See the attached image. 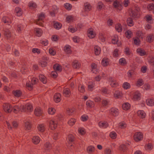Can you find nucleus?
<instances>
[{
    "label": "nucleus",
    "instance_id": "obj_22",
    "mask_svg": "<svg viewBox=\"0 0 154 154\" xmlns=\"http://www.w3.org/2000/svg\"><path fill=\"white\" fill-rule=\"evenodd\" d=\"M40 80L44 84H45L47 82V80L45 76L42 74H40L39 75Z\"/></svg>",
    "mask_w": 154,
    "mask_h": 154
},
{
    "label": "nucleus",
    "instance_id": "obj_12",
    "mask_svg": "<svg viewBox=\"0 0 154 154\" xmlns=\"http://www.w3.org/2000/svg\"><path fill=\"white\" fill-rule=\"evenodd\" d=\"M61 95L60 93H57L54 96V100L56 103H58L61 100Z\"/></svg>",
    "mask_w": 154,
    "mask_h": 154
},
{
    "label": "nucleus",
    "instance_id": "obj_34",
    "mask_svg": "<svg viewBox=\"0 0 154 154\" xmlns=\"http://www.w3.org/2000/svg\"><path fill=\"white\" fill-rule=\"evenodd\" d=\"M113 5L115 8L118 9H120L122 7L121 5L116 1H115L113 2Z\"/></svg>",
    "mask_w": 154,
    "mask_h": 154
},
{
    "label": "nucleus",
    "instance_id": "obj_44",
    "mask_svg": "<svg viewBox=\"0 0 154 154\" xmlns=\"http://www.w3.org/2000/svg\"><path fill=\"white\" fill-rule=\"evenodd\" d=\"M118 41V36L117 35H114L112 39V43L114 44H116Z\"/></svg>",
    "mask_w": 154,
    "mask_h": 154
},
{
    "label": "nucleus",
    "instance_id": "obj_38",
    "mask_svg": "<svg viewBox=\"0 0 154 154\" xmlns=\"http://www.w3.org/2000/svg\"><path fill=\"white\" fill-rule=\"evenodd\" d=\"M64 50L66 54H70L71 52V51L70 50V46H66L64 47Z\"/></svg>",
    "mask_w": 154,
    "mask_h": 154
},
{
    "label": "nucleus",
    "instance_id": "obj_6",
    "mask_svg": "<svg viewBox=\"0 0 154 154\" xmlns=\"http://www.w3.org/2000/svg\"><path fill=\"white\" fill-rule=\"evenodd\" d=\"M49 125L51 129L54 130L57 126V122L56 121L51 120L49 122Z\"/></svg>",
    "mask_w": 154,
    "mask_h": 154
},
{
    "label": "nucleus",
    "instance_id": "obj_14",
    "mask_svg": "<svg viewBox=\"0 0 154 154\" xmlns=\"http://www.w3.org/2000/svg\"><path fill=\"white\" fill-rule=\"evenodd\" d=\"M26 111L29 112H32L33 110V106L30 103H27L26 104Z\"/></svg>",
    "mask_w": 154,
    "mask_h": 154
},
{
    "label": "nucleus",
    "instance_id": "obj_30",
    "mask_svg": "<svg viewBox=\"0 0 154 154\" xmlns=\"http://www.w3.org/2000/svg\"><path fill=\"white\" fill-rule=\"evenodd\" d=\"M94 50L95 54L97 55H98L100 53V48L97 46H96L94 47Z\"/></svg>",
    "mask_w": 154,
    "mask_h": 154
},
{
    "label": "nucleus",
    "instance_id": "obj_45",
    "mask_svg": "<svg viewBox=\"0 0 154 154\" xmlns=\"http://www.w3.org/2000/svg\"><path fill=\"white\" fill-rule=\"evenodd\" d=\"M126 126V124L124 122H120L119 124V127L122 129L125 128Z\"/></svg>",
    "mask_w": 154,
    "mask_h": 154
},
{
    "label": "nucleus",
    "instance_id": "obj_33",
    "mask_svg": "<svg viewBox=\"0 0 154 154\" xmlns=\"http://www.w3.org/2000/svg\"><path fill=\"white\" fill-rule=\"evenodd\" d=\"M114 95V97L117 98H120L122 97L121 93L118 90L115 91Z\"/></svg>",
    "mask_w": 154,
    "mask_h": 154
},
{
    "label": "nucleus",
    "instance_id": "obj_9",
    "mask_svg": "<svg viewBox=\"0 0 154 154\" xmlns=\"http://www.w3.org/2000/svg\"><path fill=\"white\" fill-rule=\"evenodd\" d=\"M95 32L93 31L91 29H89L88 31V36L90 38H94L95 36Z\"/></svg>",
    "mask_w": 154,
    "mask_h": 154
},
{
    "label": "nucleus",
    "instance_id": "obj_4",
    "mask_svg": "<svg viewBox=\"0 0 154 154\" xmlns=\"http://www.w3.org/2000/svg\"><path fill=\"white\" fill-rule=\"evenodd\" d=\"M109 81L110 83V86L112 88H116L119 86V84L112 77H109Z\"/></svg>",
    "mask_w": 154,
    "mask_h": 154
},
{
    "label": "nucleus",
    "instance_id": "obj_26",
    "mask_svg": "<svg viewBox=\"0 0 154 154\" xmlns=\"http://www.w3.org/2000/svg\"><path fill=\"white\" fill-rule=\"evenodd\" d=\"M15 12L17 14V15L18 16H20L22 14V12L21 9L19 7H17L15 8Z\"/></svg>",
    "mask_w": 154,
    "mask_h": 154
},
{
    "label": "nucleus",
    "instance_id": "obj_15",
    "mask_svg": "<svg viewBox=\"0 0 154 154\" xmlns=\"http://www.w3.org/2000/svg\"><path fill=\"white\" fill-rule=\"evenodd\" d=\"M25 128L26 130H31L32 128V125L31 123L28 121H26L24 122Z\"/></svg>",
    "mask_w": 154,
    "mask_h": 154
},
{
    "label": "nucleus",
    "instance_id": "obj_36",
    "mask_svg": "<svg viewBox=\"0 0 154 154\" xmlns=\"http://www.w3.org/2000/svg\"><path fill=\"white\" fill-rule=\"evenodd\" d=\"M126 37L128 38H129L132 36V32L130 30H127L125 33Z\"/></svg>",
    "mask_w": 154,
    "mask_h": 154
},
{
    "label": "nucleus",
    "instance_id": "obj_54",
    "mask_svg": "<svg viewBox=\"0 0 154 154\" xmlns=\"http://www.w3.org/2000/svg\"><path fill=\"white\" fill-rule=\"evenodd\" d=\"M19 111L20 109L18 106L16 105L14 106L13 109V111L14 113H17Z\"/></svg>",
    "mask_w": 154,
    "mask_h": 154
},
{
    "label": "nucleus",
    "instance_id": "obj_7",
    "mask_svg": "<svg viewBox=\"0 0 154 154\" xmlns=\"http://www.w3.org/2000/svg\"><path fill=\"white\" fill-rule=\"evenodd\" d=\"M45 17V14L43 13L41 14L39 16L38 19L37 20H36L35 21L36 24H37L39 25L40 26H42V23L41 22H40V21H42Z\"/></svg>",
    "mask_w": 154,
    "mask_h": 154
},
{
    "label": "nucleus",
    "instance_id": "obj_46",
    "mask_svg": "<svg viewBox=\"0 0 154 154\" xmlns=\"http://www.w3.org/2000/svg\"><path fill=\"white\" fill-rule=\"evenodd\" d=\"M143 84V80L141 79H139L136 83V85L138 87H140Z\"/></svg>",
    "mask_w": 154,
    "mask_h": 154
},
{
    "label": "nucleus",
    "instance_id": "obj_63",
    "mask_svg": "<svg viewBox=\"0 0 154 154\" xmlns=\"http://www.w3.org/2000/svg\"><path fill=\"white\" fill-rule=\"evenodd\" d=\"M99 38L100 39L102 42H104L105 41V39L104 38L103 35L102 33H100L99 35Z\"/></svg>",
    "mask_w": 154,
    "mask_h": 154
},
{
    "label": "nucleus",
    "instance_id": "obj_24",
    "mask_svg": "<svg viewBox=\"0 0 154 154\" xmlns=\"http://www.w3.org/2000/svg\"><path fill=\"white\" fill-rule=\"evenodd\" d=\"M2 20L5 23H8V25H10L11 23V20L8 17H4L2 18Z\"/></svg>",
    "mask_w": 154,
    "mask_h": 154
},
{
    "label": "nucleus",
    "instance_id": "obj_2",
    "mask_svg": "<svg viewBox=\"0 0 154 154\" xmlns=\"http://www.w3.org/2000/svg\"><path fill=\"white\" fill-rule=\"evenodd\" d=\"M3 31L5 38L7 40L11 39L12 37V35L10 30L9 29H5L3 30Z\"/></svg>",
    "mask_w": 154,
    "mask_h": 154
},
{
    "label": "nucleus",
    "instance_id": "obj_19",
    "mask_svg": "<svg viewBox=\"0 0 154 154\" xmlns=\"http://www.w3.org/2000/svg\"><path fill=\"white\" fill-rule=\"evenodd\" d=\"M12 93L15 97H20L22 95L21 91L18 90L13 91Z\"/></svg>",
    "mask_w": 154,
    "mask_h": 154
},
{
    "label": "nucleus",
    "instance_id": "obj_27",
    "mask_svg": "<svg viewBox=\"0 0 154 154\" xmlns=\"http://www.w3.org/2000/svg\"><path fill=\"white\" fill-rule=\"evenodd\" d=\"M122 107L124 110H127L130 108V105L128 103H125L122 105Z\"/></svg>",
    "mask_w": 154,
    "mask_h": 154
},
{
    "label": "nucleus",
    "instance_id": "obj_8",
    "mask_svg": "<svg viewBox=\"0 0 154 154\" xmlns=\"http://www.w3.org/2000/svg\"><path fill=\"white\" fill-rule=\"evenodd\" d=\"M137 52L141 56H146L148 54L147 52H146L144 49L140 48H139L137 49Z\"/></svg>",
    "mask_w": 154,
    "mask_h": 154
},
{
    "label": "nucleus",
    "instance_id": "obj_64",
    "mask_svg": "<svg viewBox=\"0 0 154 154\" xmlns=\"http://www.w3.org/2000/svg\"><path fill=\"white\" fill-rule=\"evenodd\" d=\"M149 62L151 65H154V58L153 57H149Z\"/></svg>",
    "mask_w": 154,
    "mask_h": 154
},
{
    "label": "nucleus",
    "instance_id": "obj_31",
    "mask_svg": "<svg viewBox=\"0 0 154 154\" xmlns=\"http://www.w3.org/2000/svg\"><path fill=\"white\" fill-rule=\"evenodd\" d=\"M95 148L94 146H88L87 148V151L88 153H91L94 152Z\"/></svg>",
    "mask_w": 154,
    "mask_h": 154
},
{
    "label": "nucleus",
    "instance_id": "obj_53",
    "mask_svg": "<svg viewBox=\"0 0 154 154\" xmlns=\"http://www.w3.org/2000/svg\"><path fill=\"white\" fill-rule=\"evenodd\" d=\"M136 34L137 38H142V37L143 35V34L142 31H138L136 33Z\"/></svg>",
    "mask_w": 154,
    "mask_h": 154
},
{
    "label": "nucleus",
    "instance_id": "obj_28",
    "mask_svg": "<svg viewBox=\"0 0 154 154\" xmlns=\"http://www.w3.org/2000/svg\"><path fill=\"white\" fill-rule=\"evenodd\" d=\"M146 103L147 105L152 106L154 105V99H147L146 100Z\"/></svg>",
    "mask_w": 154,
    "mask_h": 154
},
{
    "label": "nucleus",
    "instance_id": "obj_58",
    "mask_svg": "<svg viewBox=\"0 0 154 154\" xmlns=\"http://www.w3.org/2000/svg\"><path fill=\"white\" fill-rule=\"evenodd\" d=\"M119 149L121 151L124 152L126 149V146L124 144L121 145L120 146Z\"/></svg>",
    "mask_w": 154,
    "mask_h": 154
},
{
    "label": "nucleus",
    "instance_id": "obj_1",
    "mask_svg": "<svg viewBox=\"0 0 154 154\" xmlns=\"http://www.w3.org/2000/svg\"><path fill=\"white\" fill-rule=\"evenodd\" d=\"M143 134L140 132H137L135 133L134 136V139L136 142H139L143 140Z\"/></svg>",
    "mask_w": 154,
    "mask_h": 154
},
{
    "label": "nucleus",
    "instance_id": "obj_5",
    "mask_svg": "<svg viewBox=\"0 0 154 154\" xmlns=\"http://www.w3.org/2000/svg\"><path fill=\"white\" fill-rule=\"evenodd\" d=\"M109 113L111 115L114 116H117L119 114L118 109L115 108H112L109 110Z\"/></svg>",
    "mask_w": 154,
    "mask_h": 154
},
{
    "label": "nucleus",
    "instance_id": "obj_37",
    "mask_svg": "<svg viewBox=\"0 0 154 154\" xmlns=\"http://www.w3.org/2000/svg\"><path fill=\"white\" fill-rule=\"evenodd\" d=\"M54 26L56 29H59L61 27L62 25L61 23L58 22H56L54 23Z\"/></svg>",
    "mask_w": 154,
    "mask_h": 154
},
{
    "label": "nucleus",
    "instance_id": "obj_32",
    "mask_svg": "<svg viewBox=\"0 0 154 154\" xmlns=\"http://www.w3.org/2000/svg\"><path fill=\"white\" fill-rule=\"evenodd\" d=\"M28 6L30 8H35L37 7L36 3L33 2H30L28 4Z\"/></svg>",
    "mask_w": 154,
    "mask_h": 154
},
{
    "label": "nucleus",
    "instance_id": "obj_35",
    "mask_svg": "<svg viewBox=\"0 0 154 154\" xmlns=\"http://www.w3.org/2000/svg\"><path fill=\"white\" fill-rule=\"evenodd\" d=\"M146 40L148 42L150 43L154 40V35H149L146 38Z\"/></svg>",
    "mask_w": 154,
    "mask_h": 154
},
{
    "label": "nucleus",
    "instance_id": "obj_61",
    "mask_svg": "<svg viewBox=\"0 0 154 154\" xmlns=\"http://www.w3.org/2000/svg\"><path fill=\"white\" fill-rule=\"evenodd\" d=\"M88 119V116L85 115H83L81 117V119L83 121H86Z\"/></svg>",
    "mask_w": 154,
    "mask_h": 154
},
{
    "label": "nucleus",
    "instance_id": "obj_62",
    "mask_svg": "<svg viewBox=\"0 0 154 154\" xmlns=\"http://www.w3.org/2000/svg\"><path fill=\"white\" fill-rule=\"evenodd\" d=\"M64 6L66 9L68 10H70L72 8L71 5L68 3L65 4Z\"/></svg>",
    "mask_w": 154,
    "mask_h": 154
},
{
    "label": "nucleus",
    "instance_id": "obj_55",
    "mask_svg": "<svg viewBox=\"0 0 154 154\" xmlns=\"http://www.w3.org/2000/svg\"><path fill=\"white\" fill-rule=\"evenodd\" d=\"M123 87L124 89H127L130 88V85L128 83L125 82L123 84Z\"/></svg>",
    "mask_w": 154,
    "mask_h": 154
},
{
    "label": "nucleus",
    "instance_id": "obj_11",
    "mask_svg": "<svg viewBox=\"0 0 154 154\" xmlns=\"http://www.w3.org/2000/svg\"><path fill=\"white\" fill-rule=\"evenodd\" d=\"M98 125L100 128H106L108 126V123L106 122L100 121L98 122Z\"/></svg>",
    "mask_w": 154,
    "mask_h": 154
},
{
    "label": "nucleus",
    "instance_id": "obj_18",
    "mask_svg": "<svg viewBox=\"0 0 154 154\" xmlns=\"http://www.w3.org/2000/svg\"><path fill=\"white\" fill-rule=\"evenodd\" d=\"M40 141V139L39 137L35 136L33 137L32 139V142L35 144H38Z\"/></svg>",
    "mask_w": 154,
    "mask_h": 154
},
{
    "label": "nucleus",
    "instance_id": "obj_47",
    "mask_svg": "<svg viewBox=\"0 0 154 154\" xmlns=\"http://www.w3.org/2000/svg\"><path fill=\"white\" fill-rule=\"evenodd\" d=\"M77 30L76 28L72 26H69L68 28V30L70 32L73 33L76 32Z\"/></svg>",
    "mask_w": 154,
    "mask_h": 154
},
{
    "label": "nucleus",
    "instance_id": "obj_49",
    "mask_svg": "<svg viewBox=\"0 0 154 154\" xmlns=\"http://www.w3.org/2000/svg\"><path fill=\"white\" fill-rule=\"evenodd\" d=\"M127 23L128 26H132L133 25L132 19L131 18H129L127 19Z\"/></svg>",
    "mask_w": 154,
    "mask_h": 154
},
{
    "label": "nucleus",
    "instance_id": "obj_20",
    "mask_svg": "<svg viewBox=\"0 0 154 154\" xmlns=\"http://www.w3.org/2000/svg\"><path fill=\"white\" fill-rule=\"evenodd\" d=\"M54 68L55 71L61 72L62 70V67L58 64H56L54 66Z\"/></svg>",
    "mask_w": 154,
    "mask_h": 154
},
{
    "label": "nucleus",
    "instance_id": "obj_13",
    "mask_svg": "<svg viewBox=\"0 0 154 154\" xmlns=\"http://www.w3.org/2000/svg\"><path fill=\"white\" fill-rule=\"evenodd\" d=\"M35 34L38 37L41 36L42 34V31L40 28H35L34 29Z\"/></svg>",
    "mask_w": 154,
    "mask_h": 154
},
{
    "label": "nucleus",
    "instance_id": "obj_23",
    "mask_svg": "<svg viewBox=\"0 0 154 154\" xmlns=\"http://www.w3.org/2000/svg\"><path fill=\"white\" fill-rule=\"evenodd\" d=\"M51 145L49 142H46L45 145L44 149L45 151H48L51 149Z\"/></svg>",
    "mask_w": 154,
    "mask_h": 154
},
{
    "label": "nucleus",
    "instance_id": "obj_17",
    "mask_svg": "<svg viewBox=\"0 0 154 154\" xmlns=\"http://www.w3.org/2000/svg\"><path fill=\"white\" fill-rule=\"evenodd\" d=\"M64 95L66 97H68L71 94V92L70 89L69 88H65L64 89L63 91Z\"/></svg>",
    "mask_w": 154,
    "mask_h": 154
},
{
    "label": "nucleus",
    "instance_id": "obj_52",
    "mask_svg": "<svg viewBox=\"0 0 154 154\" xmlns=\"http://www.w3.org/2000/svg\"><path fill=\"white\" fill-rule=\"evenodd\" d=\"M32 85L30 82L26 83V86L28 90L30 91L32 89Z\"/></svg>",
    "mask_w": 154,
    "mask_h": 154
},
{
    "label": "nucleus",
    "instance_id": "obj_56",
    "mask_svg": "<svg viewBox=\"0 0 154 154\" xmlns=\"http://www.w3.org/2000/svg\"><path fill=\"white\" fill-rule=\"evenodd\" d=\"M79 91L81 93L84 92L85 91V88L83 85H80L78 87Z\"/></svg>",
    "mask_w": 154,
    "mask_h": 154
},
{
    "label": "nucleus",
    "instance_id": "obj_42",
    "mask_svg": "<svg viewBox=\"0 0 154 154\" xmlns=\"http://www.w3.org/2000/svg\"><path fill=\"white\" fill-rule=\"evenodd\" d=\"M94 87V85L92 82H89L88 86V89L89 91H92Z\"/></svg>",
    "mask_w": 154,
    "mask_h": 154
},
{
    "label": "nucleus",
    "instance_id": "obj_50",
    "mask_svg": "<svg viewBox=\"0 0 154 154\" xmlns=\"http://www.w3.org/2000/svg\"><path fill=\"white\" fill-rule=\"evenodd\" d=\"M75 110V109L74 108H68L67 109V112L68 115H72Z\"/></svg>",
    "mask_w": 154,
    "mask_h": 154
},
{
    "label": "nucleus",
    "instance_id": "obj_10",
    "mask_svg": "<svg viewBox=\"0 0 154 154\" xmlns=\"http://www.w3.org/2000/svg\"><path fill=\"white\" fill-rule=\"evenodd\" d=\"M34 113L36 116H40L42 115L43 112L40 108L38 107L35 109Z\"/></svg>",
    "mask_w": 154,
    "mask_h": 154
},
{
    "label": "nucleus",
    "instance_id": "obj_51",
    "mask_svg": "<svg viewBox=\"0 0 154 154\" xmlns=\"http://www.w3.org/2000/svg\"><path fill=\"white\" fill-rule=\"evenodd\" d=\"M86 105L88 106L91 107L94 106V103L90 100H88L86 102Z\"/></svg>",
    "mask_w": 154,
    "mask_h": 154
},
{
    "label": "nucleus",
    "instance_id": "obj_39",
    "mask_svg": "<svg viewBox=\"0 0 154 154\" xmlns=\"http://www.w3.org/2000/svg\"><path fill=\"white\" fill-rule=\"evenodd\" d=\"M115 28L116 31L118 32H121L122 30V26L121 24L119 23H118L116 25Z\"/></svg>",
    "mask_w": 154,
    "mask_h": 154
},
{
    "label": "nucleus",
    "instance_id": "obj_3",
    "mask_svg": "<svg viewBox=\"0 0 154 154\" xmlns=\"http://www.w3.org/2000/svg\"><path fill=\"white\" fill-rule=\"evenodd\" d=\"M4 110L6 112L9 113L11 112L13 109L12 107L8 103H4L3 105Z\"/></svg>",
    "mask_w": 154,
    "mask_h": 154
},
{
    "label": "nucleus",
    "instance_id": "obj_43",
    "mask_svg": "<svg viewBox=\"0 0 154 154\" xmlns=\"http://www.w3.org/2000/svg\"><path fill=\"white\" fill-rule=\"evenodd\" d=\"M74 136L72 134L69 135L68 137V139L69 143L73 142L74 140Z\"/></svg>",
    "mask_w": 154,
    "mask_h": 154
},
{
    "label": "nucleus",
    "instance_id": "obj_41",
    "mask_svg": "<svg viewBox=\"0 0 154 154\" xmlns=\"http://www.w3.org/2000/svg\"><path fill=\"white\" fill-rule=\"evenodd\" d=\"M140 94L138 91L135 92L134 97V98L136 100H139L140 99Z\"/></svg>",
    "mask_w": 154,
    "mask_h": 154
},
{
    "label": "nucleus",
    "instance_id": "obj_16",
    "mask_svg": "<svg viewBox=\"0 0 154 154\" xmlns=\"http://www.w3.org/2000/svg\"><path fill=\"white\" fill-rule=\"evenodd\" d=\"M72 66L75 69H79L80 66V64L77 60H74L72 64Z\"/></svg>",
    "mask_w": 154,
    "mask_h": 154
},
{
    "label": "nucleus",
    "instance_id": "obj_21",
    "mask_svg": "<svg viewBox=\"0 0 154 154\" xmlns=\"http://www.w3.org/2000/svg\"><path fill=\"white\" fill-rule=\"evenodd\" d=\"M38 130L41 132H44L45 129V125L44 124H40L38 125L37 127Z\"/></svg>",
    "mask_w": 154,
    "mask_h": 154
},
{
    "label": "nucleus",
    "instance_id": "obj_25",
    "mask_svg": "<svg viewBox=\"0 0 154 154\" xmlns=\"http://www.w3.org/2000/svg\"><path fill=\"white\" fill-rule=\"evenodd\" d=\"M138 116L141 118H144L146 116V114L142 110H139L137 112Z\"/></svg>",
    "mask_w": 154,
    "mask_h": 154
},
{
    "label": "nucleus",
    "instance_id": "obj_29",
    "mask_svg": "<svg viewBox=\"0 0 154 154\" xmlns=\"http://www.w3.org/2000/svg\"><path fill=\"white\" fill-rule=\"evenodd\" d=\"M101 64L104 66H106L109 64V61L107 58H104L103 59Z\"/></svg>",
    "mask_w": 154,
    "mask_h": 154
},
{
    "label": "nucleus",
    "instance_id": "obj_59",
    "mask_svg": "<svg viewBox=\"0 0 154 154\" xmlns=\"http://www.w3.org/2000/svg\"><path fill=\"white\" fill-rule=\"evenodd\" d=\"M119 62L122 65H125L126 63L125 60L124 58H122L119 60Z\"/></svg>",
    "mask_w": 154,
    "mask_h": 154
},
{
    "label": "nucleus",
    "instance_id": "obj_40",
    "mask_svg": "<svg viewBox=\"0 0 154 154\" xmlns=\"http://www.w3.org/2000/svg\"><path fill=\"white\" fill-rule=\"evenodd\" d=\"M76 120L75 119H69L68 122V124L70 126H72L75 123Z\"/></svg>",
    "mask_w": 154,
    "mask_h": 154
},
{
    "label": "nucleus",
    "instance_id": "obj_60",
    "mask_svg": "<svg viewBox=\"0 0 154 154\" xmlns=\"http://www.w3.org/2000/svg\"><path fill=\"white\" fill-rule=\"evenodd\" d=\"M109 101L107 100H103L102 101V104L104 106H106L108 104Z\"/></svg>",
    "mask_w": 154,
    "mask_h": 154
},
{
    "label": "nucleus",
    "instance_id": "obj_48",
    "mask_svg": "<svg viewBox=\"0 0 154 154\" xmlns=\"http://www.w3.org/2000/svg\"><path fill=\"white\" fill-rule=\"evenodd\" d=\"M55 110L53 108H49L48 110V113L51 115H53L55 113Z\"/></svg>",
    "mask_w": 154,
    "mask_h": 154
},
{
    "label": "nucleus",
    "instance_id": "obj_57",
    "mask_svg": "<svg viewBox=\"0 0 154 154\" xmlns=\"http://www.w3.org/2000/svg\"><path fill=\"white\" fill-rule=\"evenodd\" d=\"M110 137L112 139H115L116 137V134L115 132H111L109 134Z\"/></svg>",
    "mask_w": 154,
    "mask_h": 154
}]
</instances>
